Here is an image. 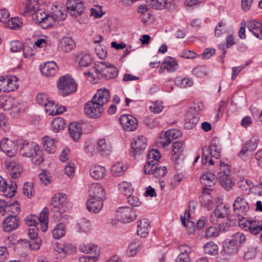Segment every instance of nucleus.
Wrapping results in <instances>:
<instances>
[{
	"instance_id": "1",
	"label": "nucleus",
	"mask_w": 262,
	"mask_h": 262,
	"mask_svg": "<svg viewBox=\"0 0 262 262\" xmlns=\"http://www.w3.org/2000/svg\"><path fill=\"white\" fill-rule=\"evenodd\" d=\"M19 152L22 156L29 158L35 165H40L43 161L42 149L34 143L24 141Z\"/></svg>"
},
{
	"instance_id": "2",
	"label": "nucleus",
	"mask_w": 262,
	"mask_h": 262,
	"mask_svg": "<svg viewBox=\"0 0 262 262\" xmlns=\"http://www.w3.org/2000/svg\"><path fill=\"white\" fill-rule=\"evenodd\" d=\"M246 241L245 235L239 232L233 235L230 238L226 239L223 242V249L225 252L228 255L236 254L239 249V243Z\"/></svg>"
},
{
	"instance_id": "3",
	"label": "nucleus",
	"mask_w": 262,
	"mask_h": 262,
	"mask_svg": "<svg viewBox=\"0 0 262 262\" xmlns=\"http://www.w3.org/2000/svg\"><path fill=\"white\" fill-rule=\"evenodd\" d=\"M57 88L59 94L66 96L76 92L77 84L74 80L68 75L60 77L57 82Z\"/></svg>"
},
{
	"instance_id": "4",
	"label": "nucleus",
	"mask_w": 262,
	"mask_h": 262,
	"mask_svg": "<svg viewBox=\"0 0 262 262\" xmlns=\"http://www.w3.org/2000/svg\"><path fill=\"white\" fill-rule=\"evenodd\" d=\"M96 72L99 78L106 80L114 79L118 75L117 68L112 64L101 61L96 66Z\"/></svg>"
},
{
	"instance_id": "5",
	"label": "nucleus",
	"mask_w": 262,
	"mask_h": 262,
	"mask_svg": "<svg viewBox=\"0 0 262 262\" xmlns=\"http://www.w3.org/2000/svg\"><path fill=\"white\" fill-rule=\"evenodd\" d=\"M218 176L222 186L226 190H229L234 185L230 175V166L223 162H221L220 171Z\"/></svg>"
},
{
	"instance_id": "6",
	"label": "nucleus",
	"mask_w": 262,
	"mask_h": 262,
	"mask_svg": "<svg viewBox=\"0 0 262 262\" xmlns=\"http://www.w3.org/2000/svg\"><path fill=\"white\" fill-rule=\"evenodd\" d=\"M202 150L203 164H206L208 162L210 165H213L214 161L212 158L218 159L221 157V148L217 145L212 144L208 147H203Z\"/></svg>"
},
{
	"instance_id": "7",
	"label": "nucleus",
	"mask_w": 262,
	"mask_h": 262,
	"mask_svg": "<svg viewBox=\"0 0 262 262\" xmlns=\"http://www.w3.org/2000/svg\"><path fill=\"white\" fill-rule=\"evenodd\" d=\"M32 17L33 20L39 24L42 28L46 29L51 27L52 18L50 14H47L43 10L37 9L32 14Z\"/></svg>"
},
{
	"instance_id": "8",
	"label": "nucleus",
	"mask_w": 262,
	"mask_h": 262,
	"mask_svg": "<svg viewBox=\"0 0 262 262\" xmlns=\"http://www.w3.org/2000/svg\"><path fill=\"white\" fill-rule=\"evenodd\" d=\"M66 6L69 14L74 17L81 15L85 9L83 3L80 0H68Z\"/></svg>"
},
{
	"instance_id": "9",
	"label": "nucleus",
	"mask_w": 262,
	"mask_h": 262,
	"mask_svg": "<svg viewBox=\"0 0 262 262\" xmlns=\"http://www.w3.org/2000/svg\"><path fill=\"white\" fill-rule=\"evenodd\" d=\"M146 147V139L142 136L134 138L131 142L132 157L141 155Z\"/></svg>"
},
{
	"instance_id": "10",
	"label": "nucleus",
	"mask_w": 262,
	"mask_h": 262,
	"mask_svg": "<svg viewBox=\"0 0 262 262\" xmlns=\"http://www.w3.org/2000/svg\"><path fill=\"white\" fill-rule=\"evenodd\" d=\"M103 111V107L95 102L93 99L85 104L84 107L85 115L91 118L99 117L102 115Z\"/></svg>"
},
{
	"instance_id": "11",
	"label": "nucleus",
	"mask_w": 262,
	"mask_h": 262,
	"mask_svg": "<svg viewBox=\"0 0 262 262\" xmlns=\"http://www.w3.org/2000/svg\"><path fill=\"white\" fill-rule=\"evenodd\" d=\"M120 123L125 131L133 132L138 127V123L137 119L129 114H124L119 118Z\"/></svg>"
},
{
	"instance_id": "12",
	"label": "nucleus",
	"mask_w": 262,
	"mask_h": 262,
	"mask_svg": "<svg viewBox=\"0 0 262 262\" xmlns=\"http://www.w3.org/2000/svg\"><path fill=\"white\" fill-rule=\"evenodd\" d=\"M17 189V185L15 182L9 181L7 183L6 180L0 176V191L3 192L4 195L10 198L15 195Z\"/></svg>"
},
{
	"instance_id": "13",
	"label": "nucleus",
	"mask_w": 262,
	"mask_h": 262,
	"mask_svg": "<svg viewBox=\"0 0 262 262\" xmlns=\"http://www.w3.org/2000/svg\"><path fill=\"white\" fill-rule=\"evenodd\" d=\"M233 210L238 216H243L246 215L249 210V206L243 196H238L233 205Z\"/></svg>"
},
{
	"instance_id": "14",
	"label": "nucleus",
	"mask_w": 262,
	"mask_h": 262,
	"mask_svg": "<svg viewBox=\"0 0 262 262\" xmlns=\"http://www.w3.org/2000/svg\"><path fill=\"white\" fill-rule=\"evenodd\" d=\"M0 149H1L9 157H12L17 151L16 143L8 138H4L0 141Z\"/></svg>"
},
{
	"instance_id": "15",
	"label": "nucleus",
	"mask_w": 262,
	"mask_h": 262,
	"mask_svg": "<svg viewBox=\"0 0 262 262\" xmlns=\"http://www.w3.org/2000/svg\"><path fill=\"white\" fill-rule=\"evenodd\" d=\"M5 166L12 178H18L23 172L22 165L14 161L7 159L4 163Z\"/></svg>"
},
{
	"instance_id": "16",
	"label": "nucleus",
	"mask_w": 262,
	"mask_h": 262,
	"mask_svg": "<svg viewBox=\"0 0 262 262\" xmlns=\"http://www.w3.org/2000/svg\"><path fill=\"white\" fill-rule=\"evenodd\" d=\"M66 199L64 194L59 193L55 194L51 201V205L53 207V211L59 214L65 211L63 204L66 202Z\"/></svg>"
},
{
	"instance_id": "17",
	"label": "nucleus",
	"mask_w": 262,
	"mask_h": 262,
	"mask_svg": "<svg viewBox=\"0 0 262 262\" xmlns=\"http://www.w3.org/2000/svg\"><path fill=\"white\" fill-rule=\"evenodd\" d=\"M117 216L124 223H129L136 218V214L133 208L128 207H122L117 210Z\"/></svg>"
},
{
	"instance_id": "18",
	"label": "nucleus",
	"mask_w": 262,
	"mask_h": 262,
	"mask_svg": "<svg viewBox=\"0 0 262 262\" xmlns=\"http://www.w3.org/2000/svg\"><path fill=\"white\" fill-rule=\"evenodd\" d=\"M75 62L81 69L93 66L92 56L84 52H79L75 55Z\"/></svg>"
},
{
	"instance_id": "19",
	"label": "nucleus",
	"mask_w": 262,
	"mask_h": 262,
	"mask_svg": "<svg viewBox=\"0 0 262 262\" xmlns=\"http://www.w3.org/2000/svg\"><path fill=\"white\" fill-rule=\"evenodd\" d=\"M19 221L17 215L9 214L3 221V228L5 232H11L18 228Z\"/></svg>"
},
{
	"instance_id": "20",
	"label": "nucleus",
	"mask_w": 262,
	"mask_h": 262,
	"mask_svg": "<svg viewBox=\"0 0 262 262\" xmlns=\"http://www.w3.org/2000/svg\"><path fill=\"white\" fill-rule=\"evenodd\" d=\"M75 47V42L70 37H63L58 41L57 48L59 52L67 53L70 52Z\"/></svg>"
},
{
	"instance_id": "21",
	"label": "nucleus",
	"mask_w": 262,
	"mask_h": 262,
	"mask_svg": "<svg viewBox=\"0 0 262 262\" xmlns=\"http://www.w3.org/2000/svg\"><path fill=\"white\" fill-rule=\"evenodd\" d=\"M92 99L100 106L103 107L104 105L106 104L110 99V92L106 89H99L94 95Z\"/></svg>"
},
{
	"instance_id": "22",
	"label": "nucleus",
	"mask_w": 262,
	"mask_h": 262,
	"mask_svg": "<svg viewBox=\"0 0 262 262\" xmlns=\"http://www.w3.org/2000/svg\"><path fill=\"white\" fill-rule=\"evenodd\" d=\"M179 68L178 63L177 61L173 58L168 56L166 57L162 62L161 67L159 70L160 74L163 73L165 70L168 72H173Z\"/></svg>"
},
{
	"instance_id": "23",
	"label": "nucleus",
	"mask_w": 262,
	"mask_h": 262,
	"mask_svg": "<svg viewBox=\"0 0 262 262\" xmlns=\"http://www.w3.org/2000/svg\"><path fill=\"white\" fill-rule=\"evenodd\" d=\"M229 209L225 205H220L213 211V214L210 215V220L212 223L217 222L218 219H223L228 216Z\"/></svg>"
},
{
	"instance_id": "24",
	"label": "nucleus",
	"mask_w": 262,
	"mask_h": 262,
	"mask_svg": "<svg viewBox=\"0 0 262 262\" xmlns=\"http://www.w3.org/2000/svg\"><path fill=\"white\" fill-rule=\"evenodd\" d=\"M40 72L47 77L55 76L58 71V66L54 61L47 62L43 66H40Z\"/></svg>"
},
{
	"instance_id": "25",
	"label": "nucleus",
	"mask_w": 262,
	"mask_h": 262,
	"mask_svg": "<svg viewBox=\"0 0 262 262\" xmlns=\"http://www.w3.org/2000/svg\"><path fill=\"white\" fill-rule=\"evenodd\" d=\"M90 198H97L102 200L105 199L104 189L100 184L96 183L91 185L90 187Z\"/></svg>"
},
{
	"instance_id": "26",
	"label": "nucleus",
	"mask_w": 262,
	"mask_h": 262,
	"mask_svg": "<svg viewBox=\"0 0 262 262\" xmlns=\"http://www.w3.org/2000/svg\"><path fill=\"white\" fill-rule=\"evenodd\" d=\"M247 27L256 38L262 39V24L254 19L249 20L247 22Z\"/></svg>"
},
{
	"instance_id": "27",
	"label": "nucleus",
	"mask_w": 262,
	"mask_h": 262,
	"mask_svg": "<svg viewBox=\"0 0 262 262\" xmlns=\"http://www.w3.org/2000/svg\"><path fill=\"white\" fill-rule=\"evenodd\" d=\"M86 205L89 211L94 213H98L103 207V200L97 198H90Z\"/></svg>"
},
{
	"instance_id": "28",
	"label": "nucleus",
	"mask_w": 262,
	"mask_h": 262,
	"mask_svg": "<svg viewBox=\"0 0 262 262\" xmlns=\"http://www.w3.org/2000/svg\"><path fill=\"white\" fill-rule=\"evenodd\" d=\"M210 190L209 189L204 188L203 189L202 194L200 198L202 206L208 210H211L213 207L212 198L209 193Z\"/></svg>"
},
{
	"instance_id": "29",
	"label": "nucleus",
	"mask_w": 262,
	"mask_h": 262,
	"mask_svg": "<svg viewBox=\"0 0 262 262\" xmlns=\"http://www.w3.org/2000/svg\"><path fill=\"white\" fill-rule=\"evenodd\" d=\"M97 149L102 156H107L112 151V145L106 139H100L97 141Z\"/></svg>"
},
{
	"instance_id": "30",
	"label": "nucleus",
	"mask_w": 262,
	"mask_h": 262,
	"mask_svg": "<svg viewBox=\"0 0 262 262\" xmlns=\"http://www.w3.org/2000/svg\"><path fill=\"white\" fill-rule=\"evenodd\" d=\"M38 8V2L36 0H26L24 2V8L21 13L24 16L32 15Z\"/></svg>"
},
{
	"instance_id": "31",
	"label": "nucleus",
	"mask_w": 262,
	"mask_h": 262,
	"mask_svg": "<svg viewBox=\"0 0 262 262\" xmlns=\"http://www.w3.org/2000/svg\"><path fill=\"white\" fill-rule=\"evenodd\" d=\"M69 132L71 137L74 141L79 139L82 133V128L79 123L72 122L69 125Z\"/></svg>"
},
{
	"instance_id": "32",
	"label": "nucleus",
	"mask_w": 262,
	"mask_h": 262,
	"mask_svg": "<svg viewBox=\"0 0 262 262\" xmlns=\"http://www.w3.org/2000/svg\"><path fill=\"white\" fill-rule=\"evenodd\" d=\"M51 10V15L50 14V16L52 20L51 21V26L55 21H61L66 19L67 14L63 13L57 6H53Z\"/></svg>"
},
{
	"instance_id": "33",
	"label": "nucleus",
	"mask_w": 262,
	"mask_h": 262,
	"mask_svg": "<svg viewBox=\"0 0 262 262\" xmlns=\"http://www.w3.org/2000/svg\"><path fill=\"white\" fill-rule=\"evenodd\" d=\"M150 225L145 219H143L138 222L137 226V234L142 237H146L149 231Z\"/></svg>"
},
{
	"instance_id": "34",
	"label": "nucleus",
	"mask_w": 262,
	"mask_h": 262,
	"mask_svg": "<svg viewBox=\"0 0 262 262\" xmlns=\"http://www.w3.org/2000/svg\"><path fill=\"white\" fill-rule=\"evenodd\" d=\"M200 181L203 185L211 187L215 184L216 178L214 173L208 172L202 175Z\"/></svg>"
},
{
	"instance_id": "35",
	"label": "nucleus",
	"mask_w": 262,
	"mask_h": 262,
	"mask_svg": "<svg viewBox=\"0 0 262 262\" xmlns=\"http://www.w3.org/2000/svg\"><path fill=\"white\" fill-rule=\"evenodd\" d=\"M105 168L100 165H95L90 170V174L94 179L98 180L102 179L105 175Z\"/></svg>"
},
{
	"instance_id": "36",
	"label": "nucleus",
	"mask_w": 262,
	"mask_h": 262,
	"mask_svg": "<svg viewBox=\"0 0 262 262\" xmlns=\"http://www.w3.org/2000/svg\"><path fill=\"white\" fill-rule=\"evenodd\" d=\"M184 150L183 143L181 141H177L173 143L171 156L173 160L176 161L180 157Z\"/></svg>"
},
{
	"instance_id": "37",
	"label": "nucleus",
	"mask_w": 262,
	"mask_h": 262,
	"mask_svg": "<svg viewBox=\"0 0 262 262\" xmlns=\"http://www.w3.org/2000/svg\"><path fill=\"white\" fill-rule=\"evenodd\" d=\"M66 125V124L64 119L61 117H57L52 121V128L54 132L58 133L63 130Z\"/></svg>"
},
{
	"instance_id": "38",
	"label": "nucleus",
	"mask_w": 262,
	"mask_h": 262,
	"mask_svg": "<svg viewBox=\"0 0 262 262\" xmlns=\"http://www.w3.org/2000/svg\"><path fill=\"white\" fill-rule=\"evenodd\" d=\"M127 169V166L122 162H118L114 164L111 168V172L115 176L122 175Z\"/></svg>"
},
{
	"instance_id": "39",
	"label": "nucleus",
	"mask_w": 262,
	"mask_h": 262,
	"mask_svg": "<svg viewBox=\"0 0 262 262\" xmlns=\"http://www.w3.org/2000/svg\"><path fill=\"white\" fill-rule=\"evenodd\" d=\"M55 143L53 139L46 136L43 138V145L45 150L50 154H53L56 150Z\"/></svg>"
},
{
	"instance_id": "40",
	"label": "nucleus",
	"mask_w": 262,
	"mask_h": 262,
	"mask_svg": "<svg viewBox=\"0 0 262 262\" xmlns=\"http://www.w3.org/2000/svg\"><path fill=\"white\" fill-rule=\"evenodd\" d=\"M18 87V78L14 75L7 76V93L16 90Z\"/></svg>"
},
{
	"instance_id": "41",
	"label": "nucleus",
	"mask_w": 262,
	"mask_h": 262,
	"mask_svg": "<svg viewBox=\"0 0 262 262\" xmlns=\"http://www.w3.org/2000/svg\"><path fill=\"white\" fill-rule=\"evenodd\" d=\"M66 232L65 225L60 223L53 229L52 235L54 238L59 239L65 235Z\"/></svg>"
},
{
	"instance_id": "42",
	"label": "nucleus",
	"mask_w": 262,
	"mask_h": 262,
	"mask_svg": "<svg viewBox=\"0 0 262 262\" xmlns=\"http://www.w3.org/2000/svg\"><path fill=\"white\" fill-rule=\"evenodd\" d=\"M192 73L197 77L202 78L208 74L209 70L206 66H198L193 69Z\"/></svg>"
},
{
	"instance_id": "43",
	"label": "nucleus",
	"mask_w": 262,
	"mask_h": 262,
	"mask_svg": "<svg viewBox=\"0 0 262 262\" xmlns=\"http://www.w3.org/2000/svg\"><path fill=\"white\" fill-rule=\"evenodd\" d=\"M248 230L253 234H258L262 231V221H251L250 224H249Z\"/></svg>"
},
{
	"instance_id": "44",
	"label": "nucleus",
	"mask_w": 262,
	"mask_h": 262,
	"mask_svg": "<svg viewBox=\"0 0 262 262\" xmlns=\"http://www.w3.org/2000/svg\"><path fill=\"white\" fill-rule=\"evenodd\" d=\"M218 249L217 245L213 242H208L204 246L205 253L211 255H215L217 254Z\"/></svg>"
},
{
	"instance_id": "45",
	"label": "nucleus",
	"mask_w": 262,
	"mask_h": 262,
	"mask_svg": "<svg viewBox=\"0 0 262 262\" xmlns=\"http://www.w3.org/2000/svg\"><path fill=\"white\" fill-rule=\"evenodd\" d=\"M77 225L80 232H86L91 229V225L90 221L84 218L79 220Z\"/></svg>"
},
{
	"instance_id": "46",
	"label": "nucleus",
	"mask_w": 262,
	"mask_h": 262,
	"mask_svg": "<svg viewBox=\"0 0 262 262\" xmlns=\"http://www.w3.org/2000/svg\"><path fill=\"white\" fill-rule=\"evenodd\" d=\"M147 3L150 7L155 9H167V4L164 0H147Z\"/></svg>"
},
{
	"instance_id": "47",
	"label": "nucleus",
	"mask_w": 262,
	"mask_h": 262,
	"mask_svg": "<svg viewBox=\"0 0 262 262\" xmlns=\"http://www.w3.org/2000/svg\"><path fill=\"white\" fill-rule=\"evenodd\" d=\"M118 189L122 194L125 195L130 194L133 190L131 184L126 181L120 183L118 184Z\"/></svg>"
},
{
	"instance_id": "48",
	"label": "nucleus",
	"mask_w": 262,
	"mask_h": 262,
	"mask_svg": "<svg viewBox=\"0 0 262 262\" xmlns=\"http://www.w3.org/2000/svg\"><path fill=\"white\" fill-rule=\"evenodd\" d=\"M161 158V155L157 149H151L148 154L147 155V160L153 162L154 163L157 164L159 160Z\"/></svg>"
},
{
	"instance_id": "49",
	"label": "nucleus",
	"mask_w": 262,
	"mask_h": 262,
	"mask_svg": "<svg viewBox=\"0 0 262 262\" xmlns=\"http://www.w3.org/2000/svg\"><path fill=\"white\" fill-rule=\"evenodd\" d=\"M199 121L198 115L188 112L187 114L186 125L188 128H192Z\"/></svg>"
},
{
	"instance_id": "50",
	"label": "nucleus",
	"mask_w": 262,
	"mask_h": 262,
	"mask_svg": "<svg viewBox=\"0 0 262 262\" xmlns=\"http://www.w3.org/2000/svg\"><path fill=\"white\" fill-rule=\"evenodd\" d=\"M13 106L12 99L7 96L0 97V107L4 110H9Z\"/></svg>"
},
{
	"instance_id": "51",
	"label": "nucleus",
	"mask_w": 262,
	"mask_h": 262,
	"mask_svg": "<svg viewBox=\"0 0 262 262\" xmlns=\"http://www.w3.org/2000/svg\"><path fill=\"white\" fill-rule=\"evenodd\" d=\"M23 23L18 17H13L6 23L5 25L11 29H17L20 27Z\"/></svg>"
},
{
	"instance_id": "52",
	"label": "nucleus",
	"mask_w": 262,
	"mask_h": 262,
	"mask_svg": "<svg viewBox=\"0 0 262 262\" xmlns=\"http://www.w3.org/2000/svg\"><path fill=\"white\" fill-rule=\"evenodd\" d=\"M80 250L85 253H93L97 250V246L91 244H82L79 246Z\"/></svg>"
},
{
	"instance_id": "53",
	"label": "nucleus",
	"mask_w": 262,
	"mask_h": 262,
	"mask_svg": "<svg viewBox=\"0 0 262 262\" xmlns=\"http://www.w3.org/2000/svg\"><path fill=\"white\" fill-rule=\"evenodd\" d=\"M139 247V244L136 240L133 241L128 246L127 251V254L129 256L135 255Z\"/></svg>"
},
{
	"instance_id": "54",
	"label": "nucleus",
	"mask_w": 262,
	"mask_h": 262,
	"mask_svg": "<svg viewBox=\"0 0 262 262\" xmlns=\"http://www.w3.org/2000/svg\"><path fill=\"white\" fill-rule=\"evenodd\" d=\"M37 103L40 105L46 106L50 101L47 94L45 93H38L36 97Z\"/></svg>"
},
{
	"instance_id": "55",
	"label": "nucleus",
	"mask_w": 262,
	"mask_h": 262,
	"mask_svg": "<svg viewBox=\"0 0 262 262\" xmlns=\"http://www.w3.org/2000/svg\"><path fill=\"white\" fill-rule=\"evenodd\" d=\"M220 229L214 227L208 228L205 234V237L206 238H212L217 236L219 235Z\"/></svg>"
},
{
	"instance_id": "56",
	"label": "nucleus",
	"mask_w": 262,
	"mask_h": 262,
	"mask_svg": "<svg viewBox=\"0 0 262 262\" xmlns=\"http://www.w3.org/2000/svg\"><path fill=\"white\" fill-rule=\"evenodd\" d=\"M166 173V168L165 166L158 167L156 166L152 172V174L156 178H161L165 176Z\"/></svg>"
},
{
	"instance_id": "57",
	"label": "nucleus",
	"mask_w": 262,
	"mask_h": 262,
	"mask_svg": "<svg viewBox=\"0 0 262 262\" xmlns=\"http://www.w3.org/2000/svg\"><path fill=\"white\" fill-rule=\"evenodd\" d=\"M38 216L35 215L27 216L25 221L26 224L29 226H36L38 224Z\"/></svg>"
},
{
	"instance_id": "58",
	"label": "nucleus",
	"mask_w": 262,
	"mask_h": 262,
	"mask_svg": "<svg viewBox=\"0 0 262 262\" xmlns=\"http://www.w3.org/2000/svg\"><path fill=\"white\" fill-rule=\"evenodd\" d=\"M20 208L19 207V205L17 202L16 201L13 204H10L9 205H7L6 207V212H11L12 213V215H16L19 212Z\"/></svg>"
},
{
	"instance_id": "59",
	"label": "nucleus",
	"mask_w": 262,
	"mask_h": 262,
	"mask_svg": "<svg viewBox=\"0 0 262 262\" xmlns=\"http://www.w3.org/2000/svg\"><path fill=\"white\" fill-rule=\"evenodd\" d=\"M190 217V212L189 210H187L185 212L184 216H181V220L183 225L185 227L192 226L193 228L194 227L193 223L189 221ZM193 230V228L192 229Z\"/></svg>"
},
{
	"instance_id": "60",
	"label": "nucleus",
	"mask_w": 262,
	"mask_h": 262,
	"mask_svg": "<svg viewBox=\"0 0 262 262\" xmlns=\"http://www.w3.org/2000/svg\"><path fill=\"white\" fill-rule=\"evenodd\" d=\"M165 136L170 138L172 141L182 136V133L176 129H170L165 132Z\"/></svg>"
},
{
	"instance_id": "61",
	"label": "nucleus",
	"mask_w": 262,
	"mask_h": 262,
	"mask_svg": "<svg viewBox=\"0 0 262 262\" xmlns=\"http://www.w3.org/2000/svg\"><path fill=\"white\" fill-rule=\"evenodd\" d=\"M10 51L12 52H17L21 51L23 47V45L19 41H13L10 43Z\"/></svg>"
},
{
	"instance_id": "62",
	"label": "nucleus",
	"mask_w": 262,
	"mask_h": 262,
	"mask_svg": "<svg viewBox=\"0 0 262 262\" xmlns=\"http://www.w3.org/2000/svg\"><path fill=\"white\" fill-rule=\"evenodd\" d=\"M33 185L31 183H26L23 188V192L28 198H30L32 196Z\"/></svg>"
},
{
	"instance_id": "63",
	"label": "nucleus",
	"mask_w": 262,
	"mask_h": 262,
	"mask_svg": "<svg viewBox=\"0 0 262 262\" xmlns=\"http://www.w3.org/2000/svg\"><path fill=\"white\" fill-rule=\"evenodd\" d=\"M203 104L202 102L194 103L193 106H191L188 112L198 115L203 110Z\"/></svg>"
},
{
	"instance_id": "64",
	"label": "nucleus",
	"mask_w": 262,
	"mask_h": 262,
	"mask_svg": "<svg viewBox=\"0 0 262 262\" xmlns=\"http://www.w3.org/2000/svg\"><path fill=\"white\" fill-rule=\"evenodd\" d=\"M259 142V140L252 138L249 141L247 142L245 144L247 145V147L250 149V151L254 150L256 147H257L258 144Z\"/></svg>"
}]
</instances>
